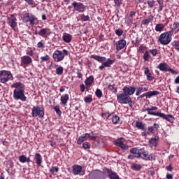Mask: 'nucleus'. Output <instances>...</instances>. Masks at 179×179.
Instances as JSON below:
<instances>
[{"label": "nucleus", "instance_id": "obj_64", "mask_svg": "<svg viewBox=\"0 0 179 179\" xmlns=\"http://www.w3.org/2000/svg\"><path fill=\"white\" fill-rule=\"evenodd\" d=\"M166 178L167 179H173V174L166 173Z\"/></svg>", "mask_w": 179, "mask_h": 179}, {"label": "nucleus", "instance_id": "obj_55", "mask_svg": "<svg viewBox=\"0 0 179 179\" xmlns=\"http://www.w3.org/2000/svg\"><path fill=\"white\" fill-rule=\"evenodd\" d=\"M37 47H38V48H44L45 46H44V44L43 43V41L38 43Z\"/></svg>", "mask_w": 179, "mask_h": 179}, {"label": "nucleus", "instance_id": "obj_54", "mask_svg": "<svg viewBox=\"0 0 179 179\" xmlns=\"http://www.w3.org/2000/svg\"><path fill=\"white\" fill-rule=\"evenodd\" d=\"M150 52L153 55V57H156V55H157V49L150 50Z\"/></svg>", "mask_w": 179, "mask_h": 179}, {"label": "nucleus", "instance_id": "obj_33", "mask_svg": "<svg viewBox=\"0 0 179 179\" xmlns=\"http://www.w3.org/2000/svg\"><path fill=\"white\" fill-rule=\"evenodd\" d=\"M93 82H94V77L93 76H90L85 79V86H91Z\"/></svg>", "mask_w": 179, "mask_h": 179}, {"label": "nucleus", "instance_id": "obj_41", "mask_svg": "<svg viewBox=\"0 0 179 179\" xmlns=\"http://www.w3.org/2000/svg\"><path fill=\"white\" fill-rule=\"evenodd\" d=\"M95 95L96 97H98V99H101V97H103V92H101V90L100 89H96Z\"/></svg>", "mask_w": 179, "mask_h": 179}, {"label": "nucleus", "instance_id": "obj_35", "mask_svg": "<svg viewBox=\"0 0 179 179\" xmlns=\"http://www.w3.org/2000/svg\"><path fill=\"white\" fill-rule=\"evenodd\" d=\"M131 169L134 171H139L142 169V166L139 164H131Z\"/></svg>", "mask_w": 179, "mask_h": 179}, {"label": "nucleus", "instance_id": "obj_57", "mask_svg": "<svg viewBox=\"0 0 179 179\" xmlns=\"http://www.w3.org/2000/svg\"><path fill=\"white\" fill-rule=\"evenodd\" d=\"M85 89H86V87H85V84H81L80 85V90L82 93L85 92Z\"/></svg>", "mask_w": 179, "mask_h": 179}, {"label": "nucleus", "instance_id": "obj_21", "mask_svg": "<svg viewBox=\"0 0 179 179\" xmlns=\"http://www.w3.org/2000/svg\"><path fill=\"white\" fill-rule=\"evenodd\" d=\"M160 128V125L157 123H154L152 126H150L148 128V134L152 135L155 134V131H157Z\"/></svg>", "mask_w": 179, "mask_h": 179}, {"label": "nucleus", "instance_id": "obj_28", "mask_svg": "<svg viewBox=\"0 0 179 179\" xmlns=\"http://www.w3.org/2000/svg\"><path fill=\"white\" fill-rule=\"evenodd\" d=\"M60 101L62 106H66V104H68V101H69V94H63L60 98Z\"/></svg>", "mask_w": 179, "mask_h": 179}, {"label": "nucleus", "instance_id": "obj_13", "mask_svg": "<svg viewBox=\"0 0 179 179\" xmlns=\"http://www.w3.org/2000/svg\"><path fill=\"white\" fill-rule=\"evenodd\" d=\"M31 62H33V59L29 55H24L21 57V66H23V68H26Z\"/></svg>", "mask_w": 179, "mask_h": 179}, {"label": "nucleus", "instance_id": "obj_24", "mask_svg": "<svg viewBox=\"0 0 179 179\" xmlns=\"http://www.w3.org/2000/svg\"><path fill=\"white\" fill-rule=\"evenodd\" d=\"M34 160H35L38 167H41V164H43V157H41V154L40 153L35 154Z\"/></svg>", "mask_w": 179, "mask_h": 179}, {"label": "nucleus", "instance_id": "obj_53", "mask_svg": "<svg viewBox=\"0 0 179 179\" xmlns=\"http://www.w3.org/2000/svg\"><path fill=\"white\" fill-rule=\"evenodd\" d=\"M34 54V52H33V50H31V48L27 50V55H28V57H33Z\"/></svg>", "mask_w": 179, "mask_h": 179}, {"label": "nucleus", "instance_id": "obj_8", "mask_svg": "<svg viewBox=\"0 0 179 179\" xmlns=\"http://www.w3.org/2000/svg\"><path fill=\"white\" fill-rule=\"evenodd\" d=\"M117 101L120 104H129L132 103V99L125 92H122L120 94H117Z\"/></svg>", "mask_w": 179, "mask_h": 179}, {"label": "nucleus", "instance_id": "obj_10", "mask_svg": "<svg viewBox=\"0 0 179 179\" xmlns=\"http://www.w3.org/2000/svg\"><path fill=\"white\" fill-rule=\"evenodd\" d=\"M157 68L159 71H162V72H171L172 75H178V72L170 68V66H169L166 62L160 63L158 64Z\"/></svg>", "mask_w": 179, "mask_h": 179}, {"label": "nucleus", "instance_id": "obj_63", "mask_svg": "<svg viewBox=\"0 0 179 179\" xmlns=\"http://www.w3.org/2000/svg\"><path fill=\"white\" fill-rule=\"evenodd\" d=\"M65 87H65V86H61L60 87V89H59L60 93H62V92H65Z\"/></svg>", "mask_w": 179, "mask_h": 179}, {"label": "nucleus", "instance_id": "obj_44", "mask_svg": "<svg viewBox=\"0 0 179 179\" xmlns=\"http://www.w3.org/2000/svg\"><path fill=\"white\" fill-rule=\"evenodd\" d=\"M115 34H116V36H118V37H121V36L124 34V30L121 29H117L115 31Z\"/></svg>", "mask_w": 179, "mask_h": 179}, {"label": "nucleus", "instance_id": "obj_36", "mask_svg": "<svg viewBox=\"0 0 179 179\" xmlns=\"http://www.w3.org/2000/svg\"><path fill=\"white\" fill-rule=\"evenodd\" d=\"M173 27L171 30H173V34H174V30H176L175 31V34H178L179 32V22H174L173 24Z\"/></svg>", "mask_w": 179, "mask_h": 179}, {"label": "nucleus", "instance_id": "obj_29", "mask_svg": "<svg viewBox=\"0 0 179 179\" xmlns=\"http://www.w3.org/2000/svg\"><path fill=\"white\" fill-rule=\"evenodd\" d=\"M51 57H50V55H45V56H42L40 57V64L41 65H44L45 62H50V59Z\"/></svg>", "mask_w": 179, "mask_h": 179}, {"label": "nucleus", "instance_id": "obj_6", "mask_svg": "<svg viewBox=\"0 0 179 179\" xmlns=\"http://www.w3.org/2000/svg\"><path fill=\"white\" fill-rule=\"evenodd\" d=\"M68 54H69V52L65 49L62 51L57 50L53 52V59L55 62H61L62 61H64L65 57L68 55Z\"/></svg>", "mask_w": 179, "mask_h": 179}, {"label": "nucleus", "instance_id": "obj_22", "mask_svg": "<svg viewBox=\"0 0 179 179\" xmlns=\"http://www.w3.org/2000/svg\"><path fill=\"white\" fill-rule=\"evenodd\" d=\"M50 34H51V29L48 28H43L38 31V35L41 36V37H47L50 36Z\"/></svg>", "mask_w": 179, "mask_h": 179}, {"label": "nucleus", "instance_id": "obj_1", "mask_svg": "<svg viewBox=\"0 0 179 179\" xmlns=\"http://www.w3.org/2000/svg\"><path fill=\"white\" fill-rule=\"evenodd\" d=\"M11 87L15 88L13 91L14 100H21V101H26L27 98L24 95V85L20 82H17L11 85Z\"/></svg>", "mask_w": 179, "mask_h": 179}, {"label": "nucleus", "instance_id": "obj_49", "mask_svg": "<svg viewBox=\"0 0 179 179\" xmlns=\"http://www.w3.org/2000/svg\"><path fill=\"white\" fill-rule=\"evenodd\" d=\"M148 160H150V161L156 160V157H155L153 155V154H150V155H148L147 159H145V161H148Z\"/></svg>", "mask_w": 179, "mask_h": 179}, {"label": "nucleus", "instance_id": "obj_5", "mask_svg": "<svg viewBox=\"0 0 179 179\" xmlns=\"http://www.w3.org/2000/svg\"><path fill=\"white\" fill-rule=\"evenodd\" d=\"M10 80H13V75L10 71H0V83L6 84Z\"/></svg>", "mask_w": 179, "mask_h": 179}, {"label": "nucleus", "instance_id": "obj_18", "mask_svg": "<svg viewBox=\"0 0 179 179\" xmlns=\"http://www.w3.org/2000/svg\"><path fill=\"white\" fill-rule=\"evenodd\" d=\"M94 132L92 131L91 134L85 133L78 138L77 140L78 145H82L85 141H87L90 138V135H94Z\"/></svg>", "mask_w": 179, "mask_h": 179}, {"label": "nucleus", "instance_id": "obj_14", "mask_svg": "<svg viewBox=\"0 0 179 179\" xmlns=\"http://www.w3.org/2000/svg\"><path fill=\"white\" fill-rule=\"evenodd\" d=\"M150 148H157L159 145V136L154 134L148 141Z\"/></svg>", "mask_w": 179, "mask_h": 179}, {"label": "nucleus", "instance_id": "obj_26", "mask_svg": "<svg viewBox=\"0 0 179 179\" xmlns=\"http://www.w3.org/2000/svg\"><path fill=\"white\" fill-rule=\"evenodd\" d=\"M114 145L116 146H118L119 148H121V149H123V150H128V145L124 143L121 140H117L115 141Z\"/></svg>", "mask_w": 179, "mask_h": 179}, {"label": "nucleus", "instance_id": "obj_59", "mask_svg": "<svg viewBox=\"0 0 179 179\" xmlns=\"http://www.w3.org/2000/svg\"><path fill=\"white\" fill-rule=\"evenodd\" d=\"M135 157H136V155H128L127 159L129 160H134V159H135Z\"/></svg>", "mask_w": 179, "mask_h": 179}, {"label": "nucleus", "instance_id": "obj_39", "mask_svg": "<svg viewBox=\"0 0 179 179\" xmlns=\"http://www.w3.org/2000/svg\"><path fill=\"white\" fill-rule=\"evenodd\" d=\"M85 103H90L92 101H93V97L92 95H88L86 97L84 98Z\"/></svg>", "mask_w": 179, "mask_h": 179}, {"label": "nucleus", "instance_id": "obj_23", "mask_svg": "<svg viewBox=\"0 0 179 179\" xmlns=\"http://www.w3.org/2000/svg\"><path fill=\"white\" fill-rule=\"evenodd\" d=\"M144 75L146 76L147 80H149L150 82H152V80H155V77L152 76V73L150 72V70H149V67H144Z\"/></svg>", "mask_w": 179, "mask_h": 179}, {"label": "nucleus", "instance_id": "obj_56", "mask_svg": "<svg viewBox=\"0 0 179 179\" xmlns=\"http://www.w3.org/2000/svg\"><path fill=\"white\" fill-rule=\"evenodd\" d=\"M76 74H77V78L78 79H82V78L83 77V75L82 74V73H80L79 71H78L76 72Z\"/></svg>", "mask_w": 179, "mask_h": 179}, {"label": "nucleus", "instance_id": "obj_20", "mask_svg": "<svg viewBox=\"0 0 179 179\" xmlns=\"http://www.w3.org/2000/svg\"><path fill=\"white\" fill-rule=\"evenodd\" d=\"M117 51H121L127 45V41L124 39H120L115 43Z\"/></svg>", "mask_w": 179, "mask_h": 179}, {"label": "nucleus", "instance_id": "obj_34", "mask_svg": "<svg viewBox=\"0 0 179 179\" xmlns=\"http://www.w3.org/2000/svg\"><path fill=\"white\" fill-rule=\"evenodd\" d=\"M157 94H160V92H159L158 91H148L147 92V99H150L151 97L157 96Z\"/></svg>", "mask_w": 179, "mask_h": 179}, {"label": "nucleus", "instance_id": "obj_47", "mask_svg": "<svg viewBox=\"0 0 179 179\" xmlns=\"http://www.w3.org/2000/svg\"><path fill=\"white\" fill-rule=\"evenodd\" d=\"M173 47H174L175 50L177 51H179V41H175L172 43Z\"/></svg>", "mask_w": 179, "mask_h": 179}, {"label": "nucleus", "instance_id": "obj_12", "mask_svg": "<svg viewBox=\"0 0 179 179\" xmlns=\"http://www.w3.org/2000/svg\"><path fill=\"white\" fill-rule=\"evenodd\" d=\"M136 91V88L134 86L125 85L122 88V92L125 93L129 97L131 96H134L135 94V92Z\"/></svg>", "mask_w": 179, "mask_h": 179}, {"label": "nucleus", "instance_id": "obj_17", "mask_svg": "<svg viewBox=\"0 0 179 179\" xmlns=\"http://www.w3.org/2000/svg\"><path fill=\"white\" fill-rule=\"evenodd\" d=\"M107 120H111L112 123L114 124V125H117V124H120V116L114 114L113 113H108Z\"/></svg>", "mask_w": 179, "mask_h": 179}, {"label": "nucleus", "instance_id": "obj_32", "mask_svg": "<svg viewBox=\"0 0 179 179\" xmlns=\"http://www.w3.org/2000/svg\"><path fill=\"white\" fill-rule=\"evenodd\" d=\"M149 90V87H139L137 88L136 92V96H139L141 93H143L144 92H148Z\"/></svg>", "mask_w": 179, "mask_h": 179}, {"label": "nucleus", "instance_id": "obj_51", "mask_svg": "<svg viewBox=\"0 0 179 179\" xmlns=\"http://www.w3.org/2000/svg\"><path fill=\"white\" fill-rule=\"evenodd\" d=\"M123 1L124 0H114L115 5H116V6H117V7L121 6V5H122Z\"/></svg>", "mask_w": 179, "mask_h": 179}, {"label": "nucleus", "instance_id": "obj_25", "mask_svg": "<svg viewBox=\"0 0 179 179\" xmlns=\"http://www.w3.org/2000/svg\"><path fill=\"white\" fill-rule=\"evenodd\" d=\"M17 19H16L15 16L13 15H11L10 17V21H9V26L11 27V29H15L16 26H17V22H16Z\"/></svg>", "mask_w": 179, "mask_h": 179}, {"label": "nucleus", "instance_id": "obj_3", "mask_svg": "<svg viewBox=\"0 0 179 179\" xmlns=\"http://www.w3.org/2000/svg\"><path fill=\"white\" fill-rule=\"evenodd\" d=\"M158 108L157 106H152L151 108H145L143 111H147L149 115H155V117H160V118H163V120H166L169 122H171V118H174L173 115L169 114L166 115L163 113L160 112H154L157 111Z\"/></svg>", "mask_w": 179, "mask_h": 179}, {"label": "nucleus", "instance_id": "obj_9", "mask_svg": "<svg viewBox=\"0 0 179 179\" xmlns=\"http://www.w3.org/2000/svg\"><path fill=\"white\" fill-rule=\"evenodd\" d=\"M22 22H24V23H29L31 26H34L36 22H37V17L33 14L26 13L23 15Z\"/></svg>", "mask_w": 179, "mask_h": 179}, {"label": "nucleus", "instance_id": "obj_50", "mask_svg": "<svg viewBox=\"0 0 179 179\" xmlns=\"http://www.w3.org/2000/svg\"><path fill=\"white\" fill-rule=\"evenodd\" d=\"M156 1H148V5L150 8H155L156 6Z\"/></svg>", "mask_w": 179, "mask_h": 179}, {"label": "nucleus", "instance_id": "obj_15", "mask_svg": "<svg viewBox=\"0 0 179 179\" xmlns=\"http://www.w3.org/2000/svg\"><path fill=\"white\" fill-rule=\"evenodd\" d=\"M73 173L74 176H83L85 172L83 171V167L80 165L75 164L72 166Z\"/></svg>", "mask_w": 179, "mask_h": 179}, {"label": "nucleus", "instance_id": "obj_60", "mask_svg": "<svg viewBox=\"0 0 179 179\" xmlns=\"http://www.w3.org/2000/svg\"><path fill=\"white\" fill-rule=\"evenodd\" d=\"M136 15V12L135 11H131L129 15V17H134Z\"/></svg>", "mask_w": 179, "mask_h": 179}, {"label": "nucleus", "instance_id": "obj_43", "mask_svg": "<svg viewBox=\"0 0 179 179\" xmlns=\"http://www.w3.org/2000/svg\"><path fill=\"white\" fill-rule=\"evenodd\" d=\"M143 58L145 62L149 61V58H150V55H149V51L146 50L143 56Z\"/></svg>", "mask_w": 179, "mask_h": 179}, {"label": "nucleus", "instance_id": "obj_27", "mask_svg": "<svg viewBox=\"0 0 179 179\" xmlns=\"http://www.w3.org/2000/svg\"><path fill=\"white\" fill-rule=\"evenodd\" d=\"M62 41L64 43H71V41H72V35L71 34L64 32L62 36Z\"/></svg>", "mask_w": 179, "mask_h": 179}, {"label": "nucleus", "instance_id": "obj_45", "mask_svg": "<svg viewBox=\"0 0 179 179\" xmlns=\"http://www.w3.org/2000/svg\"><path fill=\"white\" fill-rule=\"evenodd\" d=\"M81 20L82 22H90V17H89V15H85L83 14L81 15Z\"/></svg>", "mask_w": 179, "mask_h": 179}, {"label": "nucleus", "instance_id": "obj_2", "mask_svg": "<svg viewBox=\"0 0 179 179\" xmlns=\"http://www.w3.org/2000/svg\"><path fill=\"white\" fill-rule=\"evenodd\" d=\"M90 57L92 58L93 59H95V61H97L98 62H100L101 64H102L99 67V69L100 71H103L104 68H110L111 65H113V64L115 62V60H113L110 58L107 59L106 57H101L97 55H92ZM106 59H107L106 62Z\"/></svg>", "mask_w": 179, "mask_h": 179}, {"label": "nucleus", "instance_id": "obj_16", "mask_svg": "<svg viewBox=\"0 0 179 179\" xmlns=\"http://www.w3.org/2000/svg\"><path fill=\"white\" fill-rule=\"evenodd\" d=\"M148 155L149 153H148L147 150H145V148H141L138 150L136 159H139L141 157V159H143V160H146Z\"/></svg>", "mask_w": 179, "mask_h": 179}, {"label": "nucleus", "instance_id": "obj_11", "mask_svg": "<svg viewBox=\"0 0 179 179\" xmlns=\"http://www.w3.org/2000/svg\"><path fill=\"white\" fill-rule=\"evenodd\" d=\"M71 6L73 8V11L78 12V13H83L86 9V6L80 2L73 1Z\"/></svg>", "mask_w": 179, "mask_h": 179}, {"label": "nucleus", "instance_id": "obj_38", "mask_svg": "<svg viewBox=\"0 0 179 179\" xmlns=\"http://www.w3.org/2000/svg\"><path fill=\"white\" fill-rule=\"evenodd\" d=\"M64 73V67L59 66L56 68V74L57 75H62Z\"/></svg>", "mask_w": 179, "mask_h": 179}, {"label": "nucleus", "instance_id": "obj_19", "mask_svg": "<svg viewBox=\"0 0 179 179\" xmlns=\"http://www.w3.org/2000/svg\"><path fill=\"white\" fill-rule=\"evenodd\" d=\"M103 171L108 173V177L110 178V179H120V176L108 168L103 169Z\"/></svg>", "mask_w": 179, "mask_h": 179}, {"label": "nucleus", "instance_id": "obj_61", "mask_svg": "<svg viewBox=\"0 0 179 179\" xmlns=\"http://www.w3.org/2000/svg\"><path fill=\"white\" fill-rule=\"evenodd\" d=\"M149 23H150V22L148 21V19L143 20L142 21V24H149Z\"/></svg>", "mask_w": 179, "mask_h": 179}, {"label": "nucleus", "instance_id": "obj_31", "mask_svg": "<svg viewBox=\"0 0 179 179\" xmlns=\"http://www.w3.org/2000/svg\"><path fill=\"white\" fill-rule=\"evenodd\" d=\"M136 128H138V129H140L141 131H147L146 124L142 123V122L136 121Z\"/></svg>", "mask_w": 179, "mask_h": 179}, {"label": "nucleus", "instance_id": "obj_42", "mask_svg": "<svg viewBox=\"0 0 179 179\" xmlns=\"http://www.w3.org/2000/svg\"><path fill=\"white\" fill-rule=\"evenodd\" d=\"M53 109L55 110L56 114H57L59 117H61V114H62V112L61 111V109H59V106H55Z\"/></svg>", "mask_w": 179, "mask_h": 179}, {"label": "nucleus", "instance_id": "obj_4", "mask_svg": "<svg viewBox=\"0 0 179 179\" xmlns=\"http://www.w3.org/2000/svg\"><path fill=\"white\" fill-rule=\"evenodd\" d=\"M173 37V30H170L164 32L158 37V43L162 45H169L171 43V38Z\"/></svg>", "mask_w": 179, "mask_h": 179}, {"label": "nucleus", "instance_id": "obj_37", "mask_svg": "<svg viewBox=\"0 0 179 179\" xmlns=\"http://www.w3.org/2000/svg\"><path fill=\"white\" fill-rule=\"evenodd\" d=\"M164 27H166V25L162 23L157 24L155 26V31H162Z\"/></svg>", "mask_w": 179, "mask_h": 179}, {"label": "nucleus", "instance_id": "obj_58", "mask_svg": "<svg viewBox=\"0 0 179 179\" xmlns=\"http://www.w3.org/2000/svg\"><path fill=\"white\" fill-rule=\"evenodd\" d=\"M166 170H167L168 171H173V166H171V164L166 166Z\"/></svg>", "mask_w": 179, "mask_h": 179}, {"label": "nucleus", "instance_id": "obj_46", "mask_svg": "<svg viewBox=\"0 0 179 179\" xmlns=\"http://www.w3.org/2000/svg\"><path fill=\"white\" fill-rule=\"evenodd\" d=\"M83 149H90V148H92V145L90 143L86 141L83 143Z\"/></svg>", "mask_w": 179, "mask_h": 179}, {"label": "nucleus", "instance_id": "obj_40", "mask_svg": "<svg viewBox=\"0 0 179 179\" xmlns=\"http://www.w3.org/2000/svg\"><path fill=\"white\" fill-rule=\"evenodd\" d=\"M49 171L51 174H54V173H58V171H59V168H58V166H52L49 169Z\"/></svg>", "mask_w": 179, "mask_h": 179}, {"label": "nucleus", "instance_id": "obj_48", "mask_svg": "<svg viewBox=\"0 0 179 179\" xmlns=\"http://www.w3.org/2000/svg\"><path fill=\"white\" fill-rule=\"evenodd\" d=\"M108 87L112 93H117V88L114 87V85L109 84Z\"/></svg>", "mask_w": 179, "mask_h": 179}, {"label": "nucleus", "instance_id": "obj_7", "mask_svg": "<svg viewBox=\"0 0 179 179\" xmlns=\"http://www.w3.org/2000/svg\"><path fill=\"white\" fill-rule=\"evenodd\" d=\"M31 114L34 118L37 117H39V118H44V115L45 114L44 107L41 106H33Z\"/></svg>", "mask_w": 179, "mask_h": 179}, {"label": "nucleus", "instance_id": "obj_62", "mask_svg": "<svg viewBox=\"0 0 179 179\" xmlns=\"http://www.w3.org/2000/svg\"><path fill=\"white\" fill-rule=\"evenodd\" d=\"M174 83H176V85H179V76L175 78Z\"/></svg>", "mask_w": 179, "mask_h": 179}, {"label": "nucleus", "instance_id": "obj_52", "mask_svg": "<svg viewBox=\"0 0 179 179\" xmlns=\"http://www.w3.org/2000/svg\"><path fill=\"white\" fill-rule=\"evenodd\" d=\"M129 152L132 155H138V148H133L130 149Z\"/></svg>", "mask_w": 179, "mask_h": 179}, {"label": "nucleus", "instance_id": "obj_30", "mask_svg": "<svg viewBox=\"0 0 179 179\" xmlns=\"http://www.w3.org/2000/svg\"><path fill=\"white\" fill-rule=\"evenodd\" d=\"M18 160L20 163H30V157H26V155H20L18 157Z\"/></svg>", "mask_w": 179, "mask_h": 179}]
</instances>
